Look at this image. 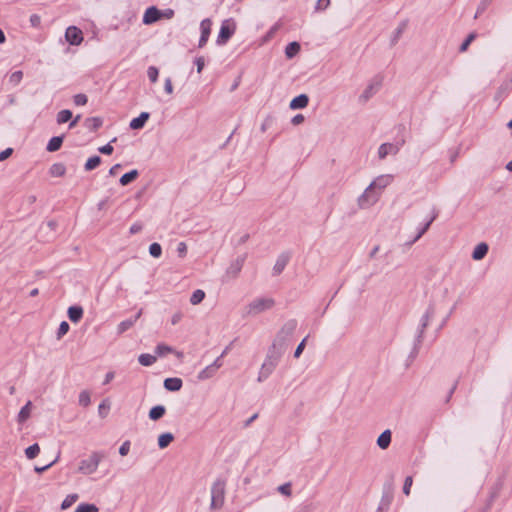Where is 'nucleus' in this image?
Here are the masks:
<instances>
[{
    "label": "nucleus",
    "instance_id": "nucleus-1",
    "mask_svg": "<svg viewBox=\"0 0 512 512\" xmlns=\"http://www.w3.org/2000/svg\"><path fill=\"white\" fill-rule=\"evenodd\" d=\"M297 325L298 323L295 319H289L284 322L273 340L272 348L274 351L282 352L292 349V339Z\"/></svg>",
    "mask_w": 512,
    "mask_h": 512
},
{
    "label": "nucleus",
    "instance_id": "nucleus-2",
    "mask_svg": "<svg viewBox=\"0 0 512 512\" xmlns=\"http://www.w3.org/2000/svg\"><path fill=\"white\" fill-rule=\"evenodd\" d=\"M104 457L105 455L103 452H92L88 458L82 459L79 462L77 472L83 475H91L95 473Z\"/></svg>",
    "mask_w": 512,
    "mask_h": 512
},
{
    "label": "nucleus",
    "instance_id": "nucleus-3",
    "mask_svg": "<svg viewBox=\"0 0 512 512\" xmlns=\"http://www.w3.org/2000/svg\"><path fill=\"white\" fill-rule=\"evenodd\" d=\"M392 181L393 177L391 175H381L377 177L365 191L363 199H360V205H363L364 199L376 197L384 188L390 185Z\"/></svg>",
    "mask_w": 512,
    "mask_h": 512
},
{
    "label": "nucleus",
    "instance_id": "nucleus-4",
    "mask_svg": "<svg viewBox=\"0 0 512 512\" xmlns=\"http://www.w3.org/2000/svg\"><path fill=\"white\" fill-rule=\"evenodd\" d=\"M275 301L273 298H256L251 301L247 307L246 312L249 316H256L274 307Z\"/></svg>",
    "mask_w": 512,
    "mask_h": 512
},
{
    "label": "nucleus",
    "instance_id": "nucleus-5",
    "mask_svg": "<svg viewBox=\"0 0 512 512\" xmlns=\"http://www.w3.org/2000/svg\"><path fill=\"white\" fill-rule=\"evenodd\" d=\"M225 499V483L222 480H217L211 487V508L220 509L224 504Z\"/></svg>",
    "mask_w": 512,
    "mask_h": 512
},
{
    "label": "nucleus",
    "instance_id": "nucleus-6",
    "mask_svg": "<svg viewBox=\"0 0 512 512\" xmlns=\"http://www.w3.org/2000/svg\"><path fill=\"white\" fill-rule=\"evenodd\" d=\"M223 356L224 354H220L211 364H207L205 368L199 372L197 376L198 380L203 381L212 378L223 366Z\"/></svg>",
    "mask_w": 512,
    "mask_h": 512
},
{
    "label": "nucleus",
    "instance_id": "nucleus-7",
    "mask_svg": "<svg viewBox=\"0 0 512 512\" xmlns=\"http://www.w3.org/2000/svg\"><path fill=\"white\" fill-rule=\"evenodd\" d=\"M279 362V354H268L259 372L258 381L266 379Z\"/></svg>",
    "mask_w": 512,
    "mask_h": 512
},
{
    "label": "nucleus",
    "instance_id": "nucleus-8",
    "mask_svg": "<svg viewBox=\"0 0 512 512\" xmlns=\"http://www.w3.org/2000/svg\"><path fill=\"white\" fill-rule=\"evenodd\" d=\"M234 32H235V24L231 23L229 20H225L221 25V28H220V31H219V34L217 37V43L219 45L225 44L230 39V37L234 34Z\"/></svg>",
    "mask_w": 512,
    "mask_h": 512
},
{
    "label": "nucleus",
    "instance_id": "nucleus-9",
    "mask_svg": "<svg viewBox=\"0 0 512 512\" xmlns=\"http://www.w3.org/2000/svg\"><path fill=\"white\" fill-rule=\"evenodd\" d=\"M65 39L70 45L78 46L83 41V33L76 26H69L65 32Z\"/></svg>",
    "mask_w": 512,
    "mask_h": 512
},
{
    "label": "nucleus",
    "instance_id": "nucleus-10",
    "mask_svg": "<svg viewBox=\"0 0 512 512\" xmlns=\"http://www.w3.org/2000/svg\"><path fill=\"white\" fill-rule=\"evenodd\" d=\"M211 25H212V22L208 18L202 20L200 23L201 36H200L199 44H198V46L200 48L203 47L209 39V36L211 33Z\"/></svg>",
    "mask_w": 512,
    "mask_h": 512
},
{
    "label": "nucleus",
    "instance_id": "nucleus-11",
    "mask_svg": "<svg viewBox=\"0 0 512 512\" xmlns=\"http://www.w3.org/2000/svg\"><path fill=\"white\" fill-rule=\"evenodd\" d=\"M161 16V12L155 6H151L146 9L142 21L144 24L149 25L158 21Z\"/></svg>",
    "mask_w": 512,
    "mask_h": 512
},
{
    "label": "nucleus",
    "instance_id": "nucleus-12",
    "mask_svg": "<svg viewBox=\"0 0 512 512\" xmlns=\"http://www.w3.org/2000/svg\"><path fill=\"white\" fill-rule=\"evenodd\" d=\"M290 260V255L288 253H282L278 256L274 266H273V274L279 275L285 269L286 265Z\"/></svg>",
    "mask_w": 512,
    "mask_h": 512
},
{
    "label": "nucleus",
    "instance_id": "nucleus-13",
    "mask_svg": "<svg viewBox=\"0 0 512 512\" xmlns=\"http://www.w3.org/2000/svg\"><path fill=\"white\" fill-rule=\"evenodd\" d=\"M308 102V96L306 94H300L291 100L289 107L293 110L303 109L308 105Z\"/></svg>",
    "mask_w": 512,
    "mask_h": 512
},
{
    "label": "nucleus",
    "instance_id": "nucleus-14",
    "mask_svg": "<svg viewBox=\"0 0 512 512\" xmlns=\"http://www.w3.org/2000/svg\"><path fill=\"white\" fill-rule=\"evenodd\" d=\"M150 114L148 112H142L138 117L132 119L130 121V128L133 130H138L144 127L146 121L149 119Z\"/></svg>",
    "mask_w": 512,
    "mask_h": 512
},
{
    "label": "nucleus",
    "instance_id": "nucleus-15",
    "mask_svg": "<svg viewBox=\"0 0 512 512\" xmlns=\"http://www.w3.org/2000/svg\"><path fill=\"white\" fill-rule=\"evenodd\" d=\"M182 380L177 377L167 378L164 380V388L168 391L176 392L182 387Z\"/></svg>",
    "mask_w": 512,
    "mask_h": 512
},
{
    "label": "nucleus",
    "instance_id": "nucleus-16",
    "mask_svg": "<svg viewBox=\"0 0 512 512\" xmlns=\"http://www.w3.org/2000/svg\"><path fill=\"white\" fill-rule=\"evenodd\" d=\"M244 263V257H238L227 269V274L236 277L238 273L241 271Z\"/></svg>",
    "mask_w": 512,
    "mask_h": 512
},
{
    "label": "nucleus",
    "instance_id": "nucleus-17",
    "mask_svg": "<svg viewBox=\"0 0 512 512\" xmlns=\"http://www.w3.org/2000/svg\"><path fill=\"white\" fill-rule=\"evenodd\" d=\"M83 316V309L81 306H71L68 308V317L73 323H77Z\"/></svg>",
    "mask_w": 512,
    "mask_h": 512
},
{
    "label": "nucleus",
    "instance_id": "nucleus-18",
    "mask_svg": "<svg viewBox=\"0 0 512 512\" xmlns=\"http://www.w3.org/2000/svg\"><path fill=\"white\" fill-rule=\"evenodd\" d=\"M140 315H141V312H138L133 318H130V319L120 322L118 325V332L123 333V332L127 331L129 328H131L135 324L137 319L140 317Z\"/></svg>",
    "mask_w": 512,
    "mask_h": 512
},
{
    "label": "nucleus",
    "instance_id": "nucleus-19",
    "mask_svg": "<svg viewBox=\"0 0 512 512\" xmlns=\"http://www.w3.org/2000/svg\"><path fill=\"white\" fill-rule=\"evenodd\" d=\"M63 138L64 136H55V137H52L48 144H47V147L46 149L49 151V152H55L57 150L60 149L61 145H62V142H63Z\"/></svg>",
    "mask_w": 512,
    "mask_h": 512
},
{
    "label": "nucleus",
    "instance_id": "nucleus-20",
    "mask_svg": "<svg viewBox=\"0 0 512 512\" xmlns=\"http://www.w3.org/2000/svg\"><path fill=\"white\" fill-rule=\"evenodd\" d=\"M165 407L163 405H157L151 408L149 411V418L153 421L159 420L165 414Z\"/></svg>",
    "mask_w": 512,
    "mask_h": 512
},
{
    "label": "nucleus",
    "instance_id": "nucleus-21",
    "mask_svg": "<svg viewBox=\"0 0 512 512\" xmlns=\"http://www.w3.org/2000/svg\"><path fill=\"white\" fill-rule=\"evenodd\" d=\"M138 176H139L138 170L133 169L130 172L125 173L124 175H122L120 180H119V183L122 186H126L129 183H131L132 181H134Z\"/></svg>",
    "mask_w": 512,
    "mask_h": 512
},
{
    "label": "nucleus",
    "instance_id": "nucleus-22",
    "mask_svg": "<svg viewBox=\"0 0 512 512\" xmlns=\"http://www.w3.org/2000/svg\"><path fill=\"white\" fill-rule=\"evenodd\" d=\"M173 440L174 435L172 433H163L158 437V446L160 449H164L168 447Z\"/></svg>",
    "mask_w": 512,
    "mask_h": 512
},
{
    "label": "nucleus",
    "instance_id": "nucleus-23",
    "mask_svg": "<svg viewBox=\"0 0 512 512\" xmlns=\"http://www.w3.org/2000/svg\"><path fill=\"white\" fill-rule=\"evenodd\" d=\"M31 401H28L19 411L18 413V422L23 423L25 422L29 417L31 413Z\"/></svg>",
    "mask_w": 512,
    "mask_h": 512
},
{
    "label": "nucleus",
    "instance_id": "nucleus-24",
    "mask_svg": "<svg viewBox=\"0 0 512 512\" xmlns=\"http://www.w3.org/2000/svg\"><path fill=\"white\" fill-rule=\"evenodd\" d=\"M102 123L103 121L100 117H90L85 120V126L91 131H95L100 128Z\"/></svg>",
    "mask_w": 512,
    "mask_h": 512
},
{
    "label": "nucleus",
    "instance_id": "nucleus-25",
    "mask_svg": "<svg viewBox=\"0 0 512 512\" xmlns=\"http://www.w3.org/2000/svg\"><path fill=\"white\" fill-rule=\"evenodd\" d=\"M300 51V44L298 42H291L285 48V55L288 59L293 58Z\"/></svg>",
    "mask_w": 512,
    "mask_h": 512
},
{
    "label": "nucleus",
    "instance_id": "nucleus-26",
    "mask_svg": "<svg viewBox=\"0 0 512 512\" xmlns=\"http://www.w3.org/2000/svg\"><path fill=\"white\" fill-rule=\"evenodd\" d=\"M391 442V432L389 430L384 431L378 438L377 443L380 448L386 449Z\"/></svg>",
    "mask_w": 512,
    "mask_h": 512
},
{
    "label": "nucleus",
    "instance_id": "nucleus-27",
    "mask_svg": "<svg viewBox=\"0 0 512 512\" xmlns=\"http://www.w3.org/2000/svg\"><path fill=\"white\" fill-rule=\"evenodd\" d=\"M488 251V246L485 243H480L476 246L474 252H473V258L475 260L482 259Z\"/></svg>",
    "mask_w": 512,
    "mask_h": 512
},
{
    "label": "nucleus",
    "instance_id": "nucleus-28",
    "mask_svg": "<svg viewBox=\"0 0 512 512\" xmlns=\"http://www.w3.org/2000/svg\"><path fill=\"white\" fill-rule=\"evenodd\" d=\"M157 357L153 354H140L138 361L143 366H150L155 363Z\"/></svg>",
    "mask_w": 512,
    "mask_h": 512
},
{
    "label": "nucleus",
    "instance_id": "nucleus-29",
    "mask_svg": "<svg viewBox=\"0 0 512 512\" xmlns=\"http://www.w3.org/2000/svg\"><path fill=\"white\" fill-rule=\"evenodd\" d=\"M205 298V292L201 289H197L195 290L191 297H190V303L192 305H197L199 303H201Z\"/></svg>",
    "mask_w": 512,
    "mask_h": 512
},
{
    "label": "nucleus",
    "instance_id": "nucleus-30",
    "mask_svg": "<svg viewBox=\"0 0 512 512\" xmlns=\"http://www.w3.org/2000/svg\"><path fill=\"white\" fill-rule=\"evenodd\" d=\"M72 118V112L68 109H64L58 112L57 114V123L63 124L68 122Z\"/></svg>",
    "mask_w": 512,
    "mask_h": 512
},
{
    "label": "nucleus",
    "instance_id": "nucleus-31",
    "mask_svg": "<svg viewBox=\"0 0 512 512\" xmlns=\"http://www.w3.org/2000/svg\"><path fill=\"white\" fill-rule=\"evenodd\" d=\"M101 163V158L97 155L90 157L85 163V170L91 171L98 167Z\"/></svg>",
    "mask_w": 512,
    "mask_h": 512
},
{
    "label": "nucleus",
    "instance_id": "nucleus-32",
    "mask_svg": "<svg viewBox=\"0 0 512 512\" xmlns=\"http://www.w3.org/2000/svg\"><path fill=\"white\" fill-rule=\"evenodd\" d=\"M65 172H66V168L61 163H56V164L52 165L50 168V173L54 177H61L65 174Z\"/></svg>",
    "mask_w": 512,
    "mask_h": 512
},
{
    "label": "nucleus",
    "instance_id": "nucleus-33",
    "mask_svg": "<svg viewBox=\"0 0 512 512\" xmlns=\"http://www.w3.org/2000/svg\"><path fill=\"white\" fill-rule=\"evenodd\" d=\"M99 508L95 504L81 503L75 509V512H98Z\"/></svg>",
    "mask_w": 512,
    "mask_h": 512
},
{
    "label": "nucleus",
    "instance_id": "nucleus-34",
    "mask_svg": "<svg viewBox=\"0 0 512 512\" xmlns=\"http://www.w3.org/2000/svg\"><path fill=\"white\" fill-rule=\"evenodd\" d=\"M40 452V447L37 443L25 449V455L28 459H34Z\"/></svg>",
    "mask_w": 512,
    "mask_h": 512
},
{
    "label": "nucleus",
    "instance_id": "nucleus-35",
    "mask_svg": "<svg viewBox=\"0 0 512 512\" xmlns=\"http://www.w3.org/2000/svg\"><path fill=\"white\" fill-rule=\"evenodd\" d=\"M396 152V147L393 144H383L379 148V156L380 158H384L386 155L390 153Z\"/></svg>",
    "mask_w": 512,
    "mask_h": 512
},
{
    "label": "nucleus",
    "instance_id": "nucleus-36",
    "mask_svg": "<svg viewBox=\"0 0 512 512\" xmlns=\"http://www.w3.org/2000/svg\"><path fill=\"white\" fill-rule=\"evenodd\" d=\"M22 78L23 72L19 70L11 73L8 81L12 86H17L22 81Z\"/></svg>",
    "mask_w": 512,
    "mask_h": 512
},
{
    "label": "nucleus",
    "instance_id": "nucleus-37",
    "mask_svg": "<svg viewBox=\"0 0 512 512\" xmlns=\"http://www.w3.org/2000/svg\"><path fill=\"white\" fill-rule=\"evenodd\" d=\"M292 485L290 482H286L280 486L277 487V491L281 493L284 496L290 497L292 494Z\"/></svg>",
    "mask_w": 512,
    "mask_h": 512
},
{
    "label": "nucleus",
    "instance_id": "nucleus-38",
    "mask_svg": "<svg viewBox=\"0 0 512 512\" xmlns=\"http://www.w3.org/2000/svg\"><path fill=\"white\" fill-rule=\"evenodd\" d=\"M77 499H78V495L77 494L67 495L66 498L63 500V502L61 504V508L63 510L69 508Z\"/></svg>",
    "mask_w": 512,
    "mask_h": 512
},
{
    "label": "nucleus",
    "instance_id": "nucleus-39",
    "mask_svg": "<svg viewBox=\"0 0 512 512\" xmlns=\"http://www.w3.org/2000/svg\"><path fill=\"white\" fill-rule=\"evenodd\" d=\"M149 253L152 257L158 258L162 254V248L161 245L158 243H152L149 246Z\"/></svg>",
    "mask_w": 512,
    "mask_h": 512
},
{
    "label": "nucleus",
    "instance_id": "nucleus-40",
    "mask_svg": "<svg viewBox=\"0 0 512 512\" xmlns=\"http://www.w3.org/2000/svg\"><path fill=\"white\" fill-rule=\"evenodd\" d=\"M159 71L155 66H150L147 69V76L152 83H155L158 79Z\"/></svg>",
    "mask_w": 512,
    "mask_h": 512
},
{
    "label": "nucleus",
    "instance_id": "nucleus-41",
    "mask_svg": "<svg viewBox=\"0 0 512 512\" xmlns=\"http://www.w3.org/2000/svg\"><path fill=\"white\" fill-rule=\"evenodd\" d=\"M90 401V394L87 391H82L79 395V404L83 407H87Z\"/></svg>",
    "mask_w": 512,
    "mask_h": 512
},
{
    "label": "nucleus",
    "instance_id": "nucleus-42",
    "mask_svg": "<svg viewBox=\"0 0 512 512\" xmlns=\"http://www.w3.org/2000/svg\"><path fill=\"white\" fill-rule=\"evenodd\" d=\"M88 98L85 94H76L74 96V103L78 106H83L87 103Z\"/></svg>",
    "mask_w": 512,
    "mask_h": 512
},
{
    "label": "nucleus",
    "instance_id": "nucleus-43",
    "mask_svg": "<svg viewBox=\"0 0 512 512\" xmlns=\"http://www.w3.org/2000/svg\"><path fill=\"white\" fill-rule=\"evenodd\" d=\"M330 5V0H318L315 5L316 11H323L328 8Z\"/></svg>",
    "mask_w": 512,
    "mask_h": 512
},
{
    "label": "nucleus",
    "instance_id": "nucleus-44",
    "mask_svg": "<svg viewBox=\"0 0 512 512\" xmlns=\"http://www.w3.org/2000/svg\"><path fill=\"white\" fill-rule=\"evenodd\" d=\"M177 253L179 257L184 258L187 254V245L185 242H180L177 245Z\"/></svg>",
    "mask_w": 512,
    "mask_h": 512
},
{
    "label": "nucleus",
    "instance_id": "nucleus-45",
    "mask_svg": "<svg viewBox=\"0 0 512 512\" xmlns=\"http://www.w3.org/2000/svg\"><path fill=\"white\" fill-rule=\"evenodd\" d=\"M59 459V455L55 458V460H53L52 462H50L49 464L45 465V466H42V467H39V466H35L34 467V471L36 473H43L44 471H46L47 469H49L52 465H54L57 460Z\"/></svg>",
    "mask_w": 512,
    "mask_h": 512
},
{
    "label": "nucleus",
    "instance_id": "nucleus-46",
    "mask_svg": "<svg viewBox=\"0 0 512 512\" xmlns=\"http://www.w3.org/2000/svg\"><path fill=\"white\" fill-rule=\"evenodd\" d=\"M29 21H30L31 26H33L35 28H39L40 24H41V17L38 14H32L30 16Z\"/></svg>",
    "mask_w": 512,
    "mask_h": 512
},
{
    "label": "nucleus",
    "instance_id": "nucleus-47",
    "mask_svg": "<svg viewBox=\"0 0 512 512\" xmlns=\"http://www.w3.org/2000/svg\"><path fill=\"white\" fill-rule=\"evenodd\" d=\"M98 151H99L100 153H102V154L110 155V154H112V153H113L114 148H113V146L111 145V143H108V144H106V145H104V146L99 147V148H98Z\"/></svg>",
    "mask_w": 512,
    "mask_h": 512
},
{
    "label": "nucleus",
    "instance_id": "nucleus-48",
    "mask_svg": "<svg viewBox=\"0 0 512 512\" xmlns=\"http://www.w3.org/2000/svg\"><path fill=\"white\" fill-rule=\"evenodd\" d=\"M129 451H130V442L129 441L123 442V444L119 448V454L121 456H126L129 453Z\"/></svg>",
    "mask_w": 512,
    "mask_h": 512
},
{
    "label": "nucleus",
    "instance_id": "nucleus-49",
    "mask_svg": "<svg viewBox=\"0 0 512 512\" xmlns=\"http://www.w3.org/2000/svg\"><path fill=\"white\" fill-rule=\"evenodd\" d=\"M413 484V479L411 476L407 477L405 479V482H404V487H403V491L406 495H409L410 494V489H411V486Z\"/></svg>",
    "mask_w": 512,
    "mask_h": 512
},
{
    "label": "nucleus",
    "instance_id": "nucleus-50",
    "mask_svg": "<svg viewBox=\"0 0 512 512\" xmlns=\"http://www.w3.org/2000/svg\"><path fill=\"white\" fill-rule=\"evenodd\" d=\"M475 39V34L474 33H471L467 39L464 41V43L461 45V48H460V51L461 52H464L467 50L468 46L470 45V43Z\"/></svg>",
    "mask_w": 512,
    "mask_h": 512
},
{
    "label": "nucleus",
    "instance_id": "nucleus-51",
    "mask_svg": "<svg viewBox=\"0 0 512 512\" xmlns=\"http://www.w3.org/2000/svg\"><path fill=\"white\" fill-rule=\"evenodd\" d=\"M69 330V324L66 321L61 322L58 329V336L61 337L66 334Z\"/></svg>",
    "mask_w": 512,
    "mask_h": 512
},
{
    "label": "nucleus",
    "instance_id": "nucleus-52",
    "mask_svg": "<svg viewBox=\"0 0 512 512\" xmlns=\"http://www.w3.org/2000/svg\"><path fill=\"white\" fill-rule=\"evenodd\" d=\"M195 64L197 66V72L198 73H201L203 68H204V65H205V60L203 57H197L195 59Z\"/></svg>",
    "mask_w": 512,
    "mask_h": 512
},
{
    "label": "nucleus",
    "instance_id": "nucleus-53",
    "mask_svg": "<svg viewBox=\"0 0 512 512\" xmlns=\"http://www.w3.org/2000/svg\"><path fill=\"white\" fill-rule=\"evenodd\" d=\"M165 92L169 95L173 93V85L171 78H166L164 85Z\"/></svg>",
    "mask_w": 512,
    "mask_h": 512
},
{
    "label": "nucleus",
    "instance_id": "nucleus-54",
    "mask_svg": "<svg viewBox=\"0 0 512 512\" xmlns=\"http://www.w3.org/2000/svg\"><path fill=\"white\" fill-rule=\"evenodd\" d=\"M13 153L12 148H7L4 151L0 152V162L6 160Z\"/></svg>",
    "mask_w": 512,
    "mask_h": 512
},
{
    "label": "nucleus",
    "instance_id": "nucleus-55",
    "mask_svg": "<svg viewBox=\"0 0 512 512\" xmlns=\"http://www.w3.org/2000/svg\"><path fill=\"white\" fill-rule=\"evenodd\" d=\"M303 121H304V116L302 114L295 115L291 120L293 125H299V124L303 123Z\"/></svg>",
    "mask_w": 512,
    "mask_h": 512
},
{
    "label": "nucleus",
    "instance_id": "nucleus-56",
    "mask_svg": "<svg viewBox=\"0 0 512 512\" xmlns=\"http://www.w3.org/2000/svg\"><path fill=\"white\" fill-rule=\"evenodd\" d=\"M141 230H142V225L140 223H134L130 227V233L131 234H136V233L140 232Z\"/></svg>",
    "mask_w": 512,
    "mask_h": 512
},
{
    "label": "nucleus",
    "instance_id": "nucleus-57",
    "mask_svg": "<svg viewBox=\"0 0 512 512\" xmlns=\"http://www.w3.org/2000/svg\"><path fill=\"white\" fill-rule=\"evenodd\" d=\"M182 319V313L180 312H176L175 314H173V316L171 317V323L173 325H176L180 320Z\"/></svg>",
    "mask_w": 512,
    "mask_h": 512
},
{
    "label": "nucleus",
    "instance_id": "nucleus-58",
    "mask_svg": "<svg viewBox=\"0 0 512 512\" xmlns=\"http://www.w3.org/2000/svg\"><path fill=\"white\" fill-rule=\"evenodd\" d=\"M155 352H159V353H162V352H172L171 348L168 347V346H165V345H158L156 347V351Z\"/></svg>",
    "mask_w": 512,
    "mask_h": 512
},
{
    "label": "nucleus",
    "instance_id": "nucleus-59",
    "mask_svg": "<svg viewBox=\"0 0 512 512\" xmlns=\"http://www.w3.org/2000/svg\"><path fill=\"white\" fill-rule=\"evenodd\" d=\"M121 168V164H115L113 165L109 170V175L114 176L116 175L117 171Z\"/></svg>",
    "mask_w": 512,
    "mask_h": 512
},
{
    "label": "nucleus",
    "instance_id": "nucleus-60",
    "mask_svg": "<svg viewBox=\"0 0 512 512\" xmlns=\"http://www.w3.org/2000/svg\"><path fill=\"white\" fill-rule=\"evenodd\" d=\"M307 338H304L300 344L296 347L295 351L294 352H303L304 348H305V342H306Z\"/></svg>",
    "mask_w": 512,
    "mask_h": 512
},
{
    "label": "nucleus",
    "instance_id": "nucleus-61",
    "mask_svg": "<svg viewBox=\"0 0 512 512\" xmlns=\"http://www.w3.org/2000/svg\"><path fill=\"white\" fill-rule=\"evenodd\" d=\"M114 378L113 372H108L105 376L104 384H108Z\"/></svg>",
    "mask_w": 512,
    "mask_h": 512
},
{
    "label": "nucleus",
    "instance_id": "nucleus-62",
    "mask_svg": "<svg viewBox=\"0 0 512 512\" xmlns=\"http://www.w3.org/2000/svg\"><path fill=\"white\" fill-rule=\"evenodd\" d=\"M81 116L77 115L70 123L69 128H73L77 125L78 121L80 120Z\"/></svg>",
    "mask_w": 512,
    "mask_h": 512
},
{
    "label": "nucleus",
    "instance_id": "nucleus-63",
    "mask_svg": "<svg viewBox=\"0 0 512 512\" xmlns=\"http://www.w3.org/2000/svg\"><path fill=\"white\" fill-rule=\"evenodd\" d=\"M258 417V414L255 413L253 414L246 422H245V427L249 426L253 421H255V419Z\"/></svg>",
    "mask_w": 512,
    "mask_h": 512
},
{
    "label": "nucleus",
    "instance_id": "nucleus-64",
    "mask_svg": "<svg viewBox=\"0 0 512 512\" xmlns=\"http://www.w3.org/2000/svg\"><path fill=\"white\" fill-rule=\"evenodd\" d=\"M38 293H39V290L37 288H35V289L30 291V296L31 297H35V296L38 295Z\"/></svg>",
    "mask_w": 512,
    "mask_h": 512
}]
</instances>
